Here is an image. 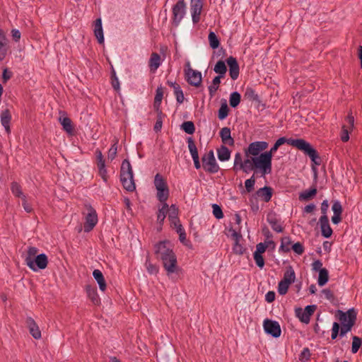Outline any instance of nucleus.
<instances>
[{
	"instance_id": "1",
	"label": "nucleus",
	"mask_w": 362,
	"mask_h": 362,
	"mask_svg": "<svg viewBox=\"0 0 362 362\" xmlns=\"http://www.w3.org/2000/svg\"><path fill=\"white\" fill-rule=\"evenodd\" d=\"M284 144H287L301 151L305 156H308L310 158L311 161L315 165H320L321 164V158L318 152L309 142L303 139H287L283 136L276 141L269 151L262 153V159L267 160L271 167L272 165L273 154L278 150L280 146Z\"/></svg>"
},
{
	"instance_id": "2",
	"label": "nucleus",
	"mask_w": 362,
	"mask_h": 362,
	"mask_svg": "<svg viewBox=\"0 0 362 362\" xmlns=\"http://www.w3.org/2000/svg\"><path fill=\"white\" fill-rule=\"evenodd\" d=\"M154 254L156 258L162 262L163 267L168 276L177 272L179 267L177 256L170 240H164L156 243L154 245Z\"/></svg>"
},
{
	"instance_id": "3",
	"label": "nucleus",
	"mask_w": 362,
	"mask_h": 362,
	"mask_svg": "<svg viewBox=\"0 0 362 362\" xmlns=\"http://www.w3.org/2000/svg\"><path fill=\"white\" fill-rule=\"evenodd\" d=\"M272 167L269 165L267 160L262 159V153L258 157H251V158H246L240 165V170H243L245 173H249L253 170L254 174L259 172L261 173V176L270 174L272 173Z\"/></svg>"
},
{
	"instance_id": "4",
	"label": "nucleus",
	"mask_w": 362,
	"mask_h": 362,
	"mask_svg": "<svg viewBox=\"0 0 362 362\" xmlns=\"http://www.w3.org/2000/svg\"><path fill=\"white\" fill-rule=\"evenodd\" d=\"M120 181L127 191L132 192L136 189L132 168L128 159H124L122 163Z\"/></svg>"
},
{
	"instance_id": "5",
	"label": "nucleus",
	"mask_w": 362,
	"mask_h": 362,
	"mask_svg": "<svg viewBox=\"0 0 362 362\" xmlns=\"http://www.w3.org/2000/svg\"><path fill=\"white\" fill-rule=\"evenodd\" d=\"M84 208L87 212H82L85 218L83 230L85 233H89L98 222V214L95 209L89 203H85Z\"/></svg>"
},
{
	"instance_id": "6",
	"label": "nucleus",
	"mask_w": 362,
	"mask_h": 362,
	"mask_svg": "<svg viewBox=\"0 0 362 362\" xmlns=\"http://www.w3.org/2000/svg\"><path fill=\"white\" fill-rule=\"evenodd\" d=\"M154 185L157 190L156 197L161 204L167 203L169 197V189L162 175L157 173L154 178Z\"/></svg>"
},
{
	"instance_id": "7",
	"label": "nucleus",
	"mask_w": 362,
	"mask_h": 362,
	"mask_svg": "<svg viewBox=\"0 0 362 362\" xmlns=\"http://www.w3.org/2000/svg\"><path fill=\"white\" fill-rule=\"evenodd\" d=\"M202 167L204 170L211 174H215L220 170L218 165L213 150H210L208 153H205L202 158Z\"/></svg>"
},
{
	"instance_id": "8",
	"label": "nucleus",
	"mask_w": 362,
	"mask_h": 362,
	"mask_svg": "<svg viewBox=\"0 0 362 362\" xmlns=\"http://www.w3.org/2000/svg\"><path fill=\"white\" fill-rule=\"evenodd\" d=\"M25 263L33 272L45 269L48 264V258L45 253L37 255L35 258L25 257Z\"/></svg>"
},
{
	"instance_id": "9",
	"label": "nucleus",
	"mask_w": 362,
	"mask_h": 362,
	"mask_svg": "<svg viewBox=\"0 0 362 362\" xmlns=\"http://www.w3.org/2000/svg\"><path fill=\"white\" fill-rule=\"evenodd\" d=\"M185 3L184 0L178 1L173 7L172 24L177 27L185 14Z\"/></svg>"
},
{
	"instance_id": "10",
	"label": "nucleus",
	"mask_w": 362,
	"mask_h": 362,
	"mask_svg": "<svg viewBox=\"0 0 362 362\" xmlns=\"http://www.w3.org/2000/svg\"><path fill=\"white\" fill-rule=\"evenodd\" d=\"M267 141H258L252 142L249 144L247 148L245 149V153L247 157L250 155L252 157H258L261 153L260 152L264 151L268 147Z\"/></svg>"
},
{
	"instance_id": "11",
	"label": "nucleus",
	"mask_w": 362,
	"mask_h": 362,
	"mask_svg": "<svg viewBox=\"0 0 362 362\" xmlns=\"http://www.w3.org/2000/svg\"><path fill=\"white\" fill-rule=\"evenodd\" d=\"M263 327L266 334L274 338L279 337L281 334V327L277 321L265 319L263 322Z\"/></svg>"
},
{
	"instance_id": "12",
	"label": "nucleus",
	"mask_w": 362,
	"mask_h": 362,
	"mask_svg": "<svg viewBox=\"0 0 362 362\" xmlns=\"http://www.w3.org/2000/svg\"><path fill=\"white\" fill-rule=\"evenodd\" d=\"M317 308L315 305H307L304 309L301 308H296V315L300 322L308 324L310 320L311 315L314 313Z\"/></svg>"
},
{
	"instance_id": "13",
	"label": "nucleus",
	"mask_w": 362,
	"mask_h": 362,
	"mask_svg": "<svg viewBox=\"0 0 362 362\" xmlns=\"http://www.w3.org/2000/svg\"><path fill=\"white\" fill-rule=\"evenodd\" d=\"M187 66H189L190 64L189 62H187ZM186 80L187 83L195 87H199L202 84V73L199 71L194 70L189 67L185 72Z\"/></svg>"
},
{
	"instance_id": "14",
	"label": "nucleus",
	"mask_w": 362,
	"mask_h": 362,
	"mask_svg": "<svg viewBox=\"0 0 362 362\" xmlns=\"http://www.w3.org/2000/svg\"><path fill=\"white\" fill-rule=\"evenodd\" d=\"M267 221L274 231L276 233H282L284 231L281 218L278 217L276 212L273 211H269L267 215Z\"/></svg>"
},
{
	"instance_id": "15",
	"label": "nucleus",
	"mask_w": 362,
	"mask_h": 362,
	"mask_svg": "<svg viewBox=\"0 0 362 362\" xmlns=\"http://www.w3.org/2000/svg\"><path fill=\"white\" fill-rule=\"evenodd\" d=\"M202 8V0H191L190 11L192 14V22L194 24H197L199 22Z\"/></svg>"
},
{
	"instance_id": "16",
	"label": "nucleus",
	"mask_w": 362,
	"mask_h": 362,
	"mask_svg": "<svg viewBox=\"0 0 362 362\" xmlns=\"http://www.w3.org/2000/svg\"><path fill=\"white\" fill-rule=\"evenodd\" d=\"M229 67V74L233 80H236L240 74V66L235 57L230 56L226 59Z\"/></svg>"
},
{
	"instance_id": "17",
	"label": "nucleus",
	"mask_w": 362,
	"mask_h": 362,
	"mask_svg": "<svg viewBox=\"0 0 362 362\" xmlns=\"http://www.w3.org/2000/svg\"><path fill=\"white\" fill-rule=\"evenodd\" d=\"M8 38L6 37L4 30L0 28V62L6 57L10 46Z\"/></svg>"
},
{
	"instance_id": "18",
	"label": "nucleus",
	"mask_w": 362,
	"mask_h": 362,
	"mask_svg": "<svg viewBox=\"0 0 362 362\" xmlns=\"http://www.w3.org/2000/svg\"><path fill=\"white\" fill-rule=\"evenodd\" d=\"M339 313V320L341 324V325L344 324H347L351 319H353L354 323L356 322L357 313L356 312L354 308H351L348 310L346 312H343L342 310H338Z\"/></svg>"
},
{
	"instance_id": "19",
	"label": "nucleus",
	"mask_w": 362,
	"mask_h": 362,
	"mask_svg": "<svg viewBox=\"0 0 362 362\" xmlns=\"http://www.w3.org/2000/svg\"><path fill=\"white\" fill-rule=\"evenodd\" d=\"M25 323L32 337L35 339H40L41 332L34 319L31 317H27Z\"/></svg>"
},
{
	"instance_id": "20",
	"label": "nucleus",
	"mask_w": 362,
	"mask_h": 362,
	"mask_svg": "<svg viewBox=\"0 0 362 362\" xmlns=\"http://www.w3.org/2000/svg\"><path fill=\"white\" fill-rule=\"evenodd\" d=\"M320 224L322 235L325 238H329L332 235L333 230L330 227L327 216H321L319 219Z\"/></svg>"
},
{
	"instance_id": "21",
	"label": "nucleus",
	"mask_w": 362,
	"mask_h": 362,
	"mask_svg": "<svg viewBox=\"0 0 362 362\" xmlns=\"http://www.w3.org/2000/svg\"><path fill=\"white\" fill-rule=\"evenodd\" d=\"M255 194L264 202H269L271 200L273 195V189L271 187L264 186L257 190Z\"/></svg>"
},
{
	"instance_id": "22",
	"label": "nucleus",
	"mask_w": 362,
	"mask_h": 362,
	"mask_svg": "<svg viewBox=\"0 0 362 362\" xmlns=\"http://www.w3.org/2000/svg\"><path fill=\"white\" fill-rule=\"evenodd\" d=\"M169 209L170 206L167 203L162 204L161 207L158 208L157 212V223L160 226V228L158 229V230L162 229V226L163 225L166 215L169 213Z\"/></svg>"
},
{
	"instance_id": "23",
	"label": "nucleus",
	"mask_w": 362,
	"mask_h": 362,
	"mask_svg": "<svg viewBox=\"0 0 362 362\" xmlns=\"http://www.w3.org/2000/svg\"><path fill=\"white\" fill-rule=\"evenodd\" d=\"M1 123L4 127L7 134H10V123L11 120V115L8 109L3 110L1 113Z\"/></svg>"
},
{
	"instance_id": "24",
	"label": "nucleus",
	"mask_w": 362,
	"mask_h": 362,
	"mask_svg": "<svg viewBox=\"0 0 362 362\" xmlns=\"http://www.w3.org/2000/svg\"><path fill=\"white\" fill-rule=\"evenodd\" d=\"M220 136L221 138L222 142L224 144L228 146H233L235 141L233 138L230 135V129L228 127H223L220 131Z\"/></svg>"
},
{
	"instance_id": "25",
	"label": "nucleus",
	"mask_w": 362,
	"mask_h": 362,
	"mask_svg": "<svg viewBox=\"0 0 362 362\" xmlns=\"http://www.w3.org/2000/svg\"><path fill=\"white\" fill-rule=\"evenodd\" d=\"M168 220L172 226H177L180 224V221L178 217V208L175 204H172L170 206L168 213Z\"/></svg>"
},
{
	"instance_id": "26",
	"label": "nucleus",
	"mask_w": 362,
	"mask_h": 362,
	"mask_svg": "<svg viewBox=\"0 0 362 362\" xmlns=\"http://www.w3.org/2000/svg\"><path fill=\"white\" fill-rule=\"evenodd\" d=\"M86 291L88 297L94 305H98L100 303V298L98 294L95 287L87 285L86 286Z\"/></svg>"
},
{
	"instance_id": "27",
	"label": "nucleus",
	"mask_w": 362,
	"mask_h": 362,
	"mask_svg": "<svg viewBox=\"0 0 362 362\" xmlns=\"http://www.w3.org/2000/svg\"><path fill=\"white\" fill-rule=\"evenodd\" d=\"M93 276L97 281L100 290L104 292L107 288V284L102 272L99 269H95L93 272Z\"/></svg>"
},
{
	"instance_id": "28",
	"label": "nucleus",
	"mask_w": 362,
	"mask_h": 362,
	"mask_svg": "<svg viewBox=\"0 0 362 362\" xmlns=\"http://www.w3.org/2000/svg\"><path fill=\"white\" fill-rule=\"evenodd\" d=\"M160 64H161L160 56L156 52H153L151 55V57H150L149 62H148V66L150 68V71L151 72L154 73L159 68Z\"/></svg>"
},
{
	"instance_id": "29",
	"label": "nucleus",
	"mask_w": 362,
	"mask_h": 362,
	"mask_svg": "<svg viewBox=\"0 0 362 362\" xmlns=\"http://www.w3.org/2000/svg\"><path fill=\"white\" fill-rule=\"evenodd\" d=\"M94 34L100 44H102L104 42L102 21L100 18H98L95 21Z\"/></svg>"
},
{
	"instance_id": "30",
	"label": "nucleus",
	"mask_w": 362,
	"mask_h": 362,
	"mask_svg": "<svg viewBox=\"0 0 362 362\" xmlns=\"http://www.w3.org/2000/svg\"><path fill=\"white\" fill-rule=\"evenodd\" d=\"M317 189L315 185H313L309 189L300 193L299 199L308 201L317 194Z\"/></svg>"
},
{
	"instance_id": "31",
	"label": "nucleus",
	"mask_w": 362,
	"mask_h": 362,
	"mask_svg": "<svg viewBox=\"0 0 362 362\" xmlns=\"http://www.w3.org/2000/svg\"><path fill=\"white\" fill-rule=\"evenodd\" d=\"M244 98L251 102L260 103V98L258 94L255 92V90L250 86H247L245 88V91L244 93Z\"/></svg>"
},
{
	"instance_id": "32",
	"label": "nucleus",
	"mask_w": 362,
	"mask_h": 362,
	"mask_svg": "<svg viewBox=\"0 0 362 362\" xmlns=\"http://www.w3.org/2000/svg\"><path fill=\"white\" fill-rule=\"evenodd\" d=\"M218 158L221 161L228 160L230 158V151L226 146L222 145L217 149Z\"/></svg>"
},
{
	"instance_id": "33",
	"label": "nucleus",
	"mask_w": 362,
	"mask_h": 362,
	"mask_svg": "<svg viewBox=\"0 0 362 362\" xmlns=\"http://www.w3.org/2000/svg\"><path fill=\"white\" fill-rule=\"evenodd\" d=\"M59 122L63 127V129L69 134H73L74 127L71 119L68 117H59Z\"/></svg>"
},
{
	"instance_id": "34",
	"label": "nucleus",
	"mask_w": 362,
	"mask_h": 362,
	"mask_svg": "<svg viewBox=\"0 0 362 362\" xmlns=\"http://www.w3.org/2000/svg\"><path fill=\"white\" fill-rule=\"evenodd\" d=\"M11 191L16 197L23 199L26 197V195L23 192L21 185L17 182L14 181L11 182Z\"/></svg>"
},
{
	"instance_id": "35",
	"label": "nucleus",
	"mask_w": 362,
	"mask_h": 362,
	"mask_svg": "<svg viewBox=\"0 0 362 362\" xmlns=\"http://www.w3.org/2000/svg\"><path fill=\"white\" fill-rule=\"evenodd\" d=\"M296 279L295 272L291 266L287 267L286 272L284 274L282 281H286L290 284L294 282Z\"/></svg>"
},
{
	"instance_id": "36",
	"label": "nucleus",
	"mask_w": 362,
	"mask_h": 362,
	"mask_svg": "<svg viewBox=\"0 0 362 362\" xmlns=\"http://www.w3.org/2000/svg\"><path fill=\"white\" fill-rule=\"evenodd\" d=\"M214 71L218 75L225 77L227 71V66L226 62L223 60H219L216 62L214 67Z\"/></svg>"
},
{
	"instance_id": "37",
	"label": "nucleus",
	"mask_w": 362,
	"mask_h": 362,
	"mask_svg": "<svg viewBox=\"0 0 362 362\" xmlns=\"http://www.w3.org/2000/svg\"><path fill=\"white\" fill-rule=\"evenodd\" d=\"M329 281V272L326 268L320 269L318 275L317 284L320 286H323Z\"/></svg>"
},
{
	"instance_id": "38",
	"label": "nucleus",
	"mask_w": 362,
	"mask_h": 362,
	"mask_svg": "<svg viewBox=\"0 0 362 362\" xmlns=\"http://www.w3.org/2000/svg\"><path fill=\"white\" fill-rule=\"evenodd\" d=\"M163 98V88L160 85V86H158V88H156V95L154 98V103H153L154 107H160Z\"/></svg>"
},
{
	"instance_id": "39",
	"label": "nucleus",
	"mask_w": 362,
	"mask_h": 362,
	"mask_svg": "<svg viewBox=\"0 0 362 362\" xmlns=\"http://www.w3.org/2000/svg\"><path fill=\"white\" fill-rule=\"evenodd\" d=\"M187 144L189 153L192 156V159L199 158L197 148L195 145L194 141L192 137L187 138Z\"/></svg>"
},
{
	"instance_id": "40",
	"label": "nucleus",
	"mask_w": 362,
	"mask_h": 362,
	"mask_svg": "<svg viewBox=\"0 0 362 362\" xmlns=\"http://www.w3.org/2000/svg\"><path fill=\"white\" fill-rule=\"evenodd\" d=\"M145 267L148 272V274H157L159 272V267L158 265L155 264H153L151 260H150V258L148 256L146 257V262H145Z\"/></svg>"
},
{
	"instance_id": "41",
	"label": "nucleus",
	"mask_w": 362,
	"mask_h": 362,
	"mask_svg": "<svg viewBox=\"0 0 362 362\" xmlns=\"http://www.w3.org/2000/svg\"><path fill=\"white\" fill-rule=\"evenodd\" d=\"M208 40L209 42V45L213 49H217L219 47L220 40L214 32H209Z\"/></svg>"
},
{
	"instance_id": "42",
	"label": "nucleus",
	"mask_w": 362,
	"mask_h": 362,
	"mask_svg": "<svg viewBox=\"0 0 362 362\" xmlns=\"http://www.w3.org/2000/svg\"><path fill=\"white\" fill-rule=\"evenodd\" d=\"M240 100L241 95L238 92L234 91L230 93L229 98V103L232 107L235 108L236 107H238V105L240 103Z\"/></svg>"
},
{
	"instance_id": "43",
	"label": "nucleus",
	"mask_w": 362,
	"mask_h": 362,
	"mask_svg": "<svg viewBox=\"0 0 362 362\" xmlns=\"http://www.w3.org/2000/svg\"><path fill=\"white\" fill-rule=\"evenodd\" d=\"M292 241L291 238L288 236L284 237L281 240V245L279 247V252H288L291 250V248L288 247L291 245Z\"/></svg>"
},
{
	"instance_id": "44",
	"label": "nucleus",
	"mask_w": 362,
	"mask_h": 362,
	"mask_svg": "<svg viewBox=\"0 0 362 362\" xmlns=\"http://www.w3.org/2000/svg\"><path fill=\"white\" fill-rule=\"evenodd\" d=\"M229 108L228 107L226 100L221 103V107L218 110V117L219 119L223 120L228 117Z\"/></svg>"
},
{
	"instance_id": "45",
	"label": "nucleus",
	"mask_w": 362,
	"mask_h": 362,
	"mask_svg": "<svg viewBox=\"0 0 362 362\" xmlns=\"http://www.w3.org/2000/svg\"><path fill=\"white\" fill-rule=\"evenodd\" d=\"M180 127L182 130L188 134H193L195 132V126L192 121L184 122Z\"/></svg>"
},
{
	"instance_id": "46",
	"label": "nucleus",
	"mask_w": 362,
	"mask_h": 362,
	"mask_svg": "<svg viewBox=\"0 0 362 362\" xmlns=\"http://www.w3.org/2000/svg\"><path fill=\"white\" fill-rule=\"evenodd\" d=\"M354 325L355 323H354L353 319H351L349 322H347V324L341 325L339 329V336L341 337H344L347 332L351 330Z\"/></svg>"
},
{
	"instance_id": "47",
	"label": "nucleus",
	"mask_w": 362,
	"mask_h": 362,
	"mask_svg": "<svg viewBox=\"0 0 362 362\" xmlns=\"http://www.w3.org/2000/svg\"><path fill=\"white\" fill-rule=\"evenodd\" d=\"M352 346H351V352L353 354H356L358 352L359 348L362 346V338L358 337L357 336H354L352 337Z\"/></svg>"
},
{
	"instance_id": "48",
	"label": "nucleus",
	"mask_w": 362,
	"mask_h": 362,
	"mask_svg": "<svg viewBox=\"0 0 362 362\" xmlns=\"http://www.w3.org/2000/svg\"><path fill=\"white\" fill-rule=\"evenodd\" d=\"M255 182V174H253L250 178L245 180V187L247 192L250 193L254 190Z\"/></svg>"
},
{
	"instance_id": "49",
	"label": "nucleus",
	"mask_w": 362,
	"mask_h": 362,
	"mask_svg": "<svg viewBox=\"0 0 362 362\" xmlns=\"http://www.w3.org/2000/svg\"><path fill=\"white\" fill-rule=\"evenodd\" d=\"M111 83H112V88L116 91L119 90L120 86H119V79L117 77L116 72L114 69H112L111 71Z\"/></svg>"
},
{
	"instance_id": "50",
	"label": "nucleus",
	"mask_w": 362,
	"mask_h": 362,
	"mask_svg": "<svg viewBox=\"0 0 362 362\" xmlns=\"http://www.w3.org/2000/svg\"><path fill=\"white\" fill-rule=\"evenodd\" d=\"M291 284L281 280L278 284V292L280 295H285L288 292V289Z\"/></svg>"
},
{
	"instance_id": "51",
	"label": "nucleus",
	"mask_w": 362,
	"mask_h": 362,
	"mask_svg": "<svg viewBox=\"0 0 362 362\" xmlns=\"http://www.w3.org/2000/svg\"><path fill=\"white\" fill-rule=\"evenodd\" d=\"M332 202V210L333 211L334 215H341L343 209L340 202L334 200Z\"/></svg>"
},
{
	"instance_id": "52",
	"label": "nucleus",
	"mask_w": 362,
	"mask_h": 362,
	"mask_svg": "<svg viewBox=\"0 0 362 362\" xmlns=\"http://www.w3.org/2000/svg\"><path fill=\"white\" fill-rule=\"evenodd\" d=\"M310 351L308 347H305L299 355V360L302 362H308L310 358Z\"/></svg>"
},
{
	"instance_id": "53",
	"label": "nucleus",
	"mask_w": 362,
	"mask_h": 362,
	"mask_svg": "<svg viewBox=\"0 0 362 362\" xmlns=\"http://www.w3.org/2000/svg\"><path fill=\"white\" fill-rule=\"evenodd\" d=\"M117 141H116L110 147L108 151V159L113 160L117 153Z\"/></svg>"
},
{
	"instance_id": "54",
	"label": "nucleus",
	"mask_w": 362,
	"mask_h": 362,
	"mask_svg": "<svg viewBox=\"0 0 362 362\" xmlns=\"http://www.w3.org/2000/svg\"><path fill=\"white\" fill-rule=\"evenodd\" d=\"M243 163L242 155L240 153L238 152L235 155L234 158V165H233V170L235 171H238L240 168L241 163Z\"/></svg>"
},
{
	"instance_id": "55",
	"label": "nucleus",
	"mask_w": 362,
	"mask_h": 362,
	"mask_svg": "<svg viewBox=\"0 0 362 362\" xmlns=\"http://www.w3.org/2000/svg\"><path fill=\"white\" fill-rule=\"evenodd\" d=\"M213 214L217 219H221L223 217V213L221 206L216 204H212Z\"/></svg>"
},
{
	"instance_id": "56",
	"label": "nucleus",
	"mask_w": 362,
	"mask_h": 362,
	"mask_svg": "<svg viewBox=\"0 0 362 362\" xmlns=\"http://www.w3.org/2000/svg\"><path fill=\"white\" fill-rule=\"evenodd\" d=\"M253 257L257 266L260 269H262L264 266V259L262 255L258 254L257 252H254Z\"/></svg>"
},
{
	"instance_id": "57",
	"label": "nucleus",
	"mask_w": 362,
	"mask_h": 362,
	"mask_svg": "<svg viewBox=\"0 0 362 362\" xmlns=\"http://www.w3.org/2000/svg\"><path fill=\"white\" fill-rule=\"evenodd\" d=\"M233 251L235 254L240 255L245 252V248L243 245L240 244L239 241H235L233 247Z\"/></svg>"
},
{
	"instance_id": "58",
	"label": "nucleus",
	"mask_w": 362,
	"mask_h": 362,
	"mask_svg": "<svg viewBox=\"0 0 362 362\" xmlns=\"http://www.w3.org/2000/svg\"><path fill=\"white\" fill-rule=\"evenodd\" d=\"M291 248L294 251L295 253H296L297 255H302L305 251V247H304L303 245L300 242H297V243H294L292 245Z\"/></svg>"
},
{
	"instance_id": "59",
	"label": "nucleus",
	"mask_w": 362,
	"mask_h": 362,
	"mask_svg": "<svg viewBox=\"0 0 362 362\" xmlns=\"http://www.w3.org/2000/svg\"><path fill=\"white\" fill-rule=\"evenodd\" d=\"M339 329H340V325L338 322H334L332 325V334H331V338L332 339H336L337 337L339 335Z\"/></svg>"
},
{
	"instance_id": "60",
	"label": "nucleus",
	"mask_w": 362,
	"mask_h": 362,
	"mask_svg": "<svg viewBox=\"0 0 362 362\" xmlns=\"http://www.w3.org/2000/svg\"><path fill=\"white\" fill-rule=\"evenodd\" d=\"M38 249L35 247H29L28 249L27 256L26 257H30V259L35 258L37 255Z\"/></svg>"
},
{
	"instance_id": "61",
	"label": "nucleus",
	"mask_w": 362,
	"mask_h": 362,
	"mask_svg": "<svg viewBox=\"0 0 362 362\" xmlns=\"http://www.w3.org/2000/svg\"><path fill=\"white\" fill-rule=\"evenodd\" d=\"M349 139V133L345 125L342 126V130L341 133V140L343 142H346Z\"/></svg>"
},
{
	"instance_id": "62",
	"label": "nucleus",
	"mask_w": 362,
	"mask_h": 362,
	"mask_svg": "<svg viewBox=\"0 0 362 362\" xmlns=\"http://www.w3.org/2000/svg\"><path fill=\"white\" fill-rule=\"evenodd\" d=\"M13 76V73L7 68L4 69L2 73L3 83H6Z\"/></svg>"
},
{
	"instance_id": "63",
	"label": "nucleus",
	"mask_w": 362,
	"mask_h": 362,
	"mask_svg": "<svg viewBox=\"0 0 362 362\" xmlns=\"http://www.w3.org/2000/svg\"><path fill=\"white\" fill-rule=\"evenodd\" d=\"M11 33L13 40L16 42H19L21 37V33L19 30L13 28L11 30Z\"/></svg>"
},
{
	"instance_id": "64",
	"label": "nucleus",
	"mask_w": 362,
	"mask_h": 362,
	"mask_svg": "<svg viewBox=\"0 0 362 362\" xmlns=\"http://www.w3.org/2000/svg\"><path fill=\"white\" fill-rule=\"evenodd\" d=\"M267 248V245H266V243H259L257 245L256 250L255 252H257L258 254L262 255V253H264L266 251Z\"/></svg>"
}]
</instances>
